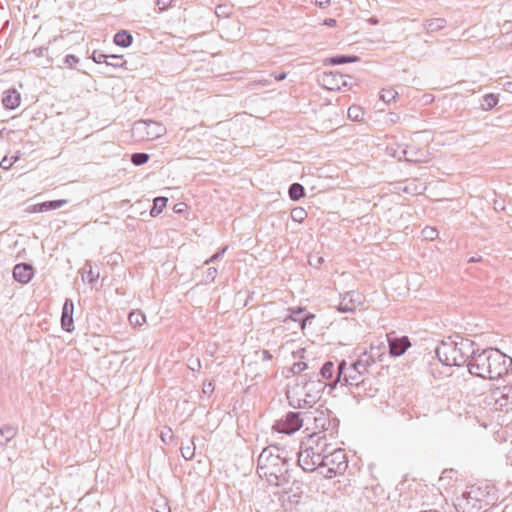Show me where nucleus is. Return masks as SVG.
I'll list each match as a JSON object with an SVG mask.
<instances>
[{
  "instance_id": "obj_1",
  "label": "nucleus",
  "mask_w": 512,
  "mask_h": 512,
  "mask_svg": "<svg viewBox=\"0 0 512 512\" xmlns=\"http://www.w3.org/2000/svg\"><path fill=\"white\" fill-rule=\"evenodd\" d=\"M478 346L473 340L454 334L443 339L437 346L435 353L439 361L445 366H463L468 364L474 347Z\"/></svg>"
},
{
  "instance_id": "obj_2",
  "label": "nucleus",
  "mask_w": 512,
  "mask_h": 512,
  "mask_svg": "<svg viewBox=\"0 0 512 512\" xmlns=\"http://www.w3.org/2000/svg\"><path fill=\"white\" fill-rule=\"evenodd\" d=\"M497 501L494 487L474 484L466 488L454 505L458 512H489L498 506Z\"/></svg>"
},
{
  "instance_id": "obj_3",
  "label": "nucleus",
  "mask_w": 512,
  "mask_h": 512,
  "mask_svg": "<svg viewBox=\"0 0 512 512\" xmlns=\"http://www.w3.org/2000/svg\"><path fill=\"white\" fill-rule=\"evenodd\" d=\"M306 422H313V433L310 435V441L318 447L320 440L327 436L333 437L339 429V420L332 415V412L326 410H315L314 412H305Z\"/></svg>"
},
{
  "instance_id": "obj_4",
  "label": "nucleus",
  "mask_w": 512,
  "mask_h": 512,
  "mask_svg": "<svg viewBox=\"0 0 512 512\" xmlns=\"http://www.w3.org/2000/svg\"><path fill=\"white\" fill-rule=\"evenodd\" d=\"M284 454L277 453L275 460L267 470V475L263 476L270 485L283 486L290 482V459Z\"/></svg>"
},
{
  "instance_id": "obj_5",
  "label": "nucleus",
  "mask_w": 512,
  "mask_h": 512,
  "mask_svg": "<svg viewBox=\"0 0 512 512\" xmlns=\"http://www.w3.org/2000/svg\"><path fill=\"white\" fill-rule=\"evenodd\" d=\"M348 468V459L344 449H333L330 454H323V466L321 474L325 478L342 475Z\"/></svg>"
},
{
  "instance_id": "obj_6",
  "label": "nucleus",
  "mask_w": 512,
  "mask_h": 512,
  "mask_svg": "<svg viewBox=\"0 0 512 512\" xmlns=\"http://www.w3.org/2000/svg\"><path fill=\"white\" fill-rule=\"evenodd\" d=\"M487 379H498L506 375L512 367V358L499 349L489 348Z\"/></svg>"
},
{
  "instance_id": "obj_7",
  "label": "nucleus",
  "mask_w": 512,
  "mask_h": 512,
  "mask_svg": "<svg viewBox=\"0 0 512 512\" xmlns=\"http://www.w3.org/2000/svg\"><path fill=\"white\" fill-rule=\"evenodd\" d=\"M484 403L496 411L512 410V383L492 390L485 396Z\"/></svg>"
},
{
  "instance_id": "obj_8",
  "label": "nucleus",
  "mask_w": 512,
  "mask_h": 512,
  "mask_svg": "<svg viewBox=\"0 0 512 512\" xmlns=\"http://www.w3.org/2000/svg\"><path fill=\"white\" fill-rule=\"evenodd\" d=\"M304 414L305 412L290 411L284 416V418L275 422L273 429L279 433L287 435L294 434L304 425V422L306 421Z\"/></svg>"
},
{
  "instance_id": "obj_9",
  "label": "nucleus",
  "mask_w": 512,
  "mask_h": 512,
  "mask_svg": "<svg viewBox=\"0 0 512 512\" xmlns=\"http://www.w3.org/2000/svg\"><path fill=\"white\" fill-rule=\"evenodd\" d=\"M488 351L489 348L480 350L477 346L474 347V354H472L467 364L468 371L471 375L487 379Z\"/></svg>"
},
{
  "instance_id": "obj_10",
  "label": "nucleus",
  "mask_w": 512,
  "mask_h": 512,
  "mask_svg": "<svg viewBox=\"0 0 512 512\" xmlns=\"http://www.w3.org/2000/svg\"><path fill=\"white\" fill-rule=\"evenodd\" d=\"M298 455V465L307 472H312L315 469H322L323 466V453H319L318 449L312 446L306 447Z\"/></svg>"
},
{
  "instance_id": "obj_11",
  "label": "nucleus",
  "mask_w": 512,
  "mask_h": 512,
  "mask_svg": "<svg viewBox=\"0 0 512 512\" xmlns=\"http://www.w3.org/2000/svg\"><path fill=\"white\" fill-rule=\"evenodd\" d=\"M345 378H342V384L354 386L356 389V392L352 391L354 395H366V396H373L370 393L366 392V385L369 379L363 378V375L358 372V370L353 369L352 363L348 367V372L345 374Z\"/></svg>"
},
{
  "instance_id": "obj_12",
  "label": "nucleus",
  "mask_w": 512,
  "mask_h": 512,
  "mask_svg": "<svg viewBox=\"0 0 512 512\" xmlns=\"http://www.w3.org/2000/svg\"><path fill=\"white\" fill-rule=\"evenodd\" d=\"M333 374H334V363L332 361H326L322 365L319 374H316V373L304 374L303 377L306 380L304 383V389L307 390L306 397H311V395L309 393L311 388L309 386H310V384H313L315 382L314 379H317L316 382L318 383L319 386H321V388L318 390V392H319L320 390L324 389L325 385L318 379V376L320 375L323 379H331Z\"/></svg>"
},
{
  "instance_id": "obj_13",
  "label": "nucleus",
  "mask_w": 512,
  "mask_h": 512,
  "mask_svg": "<svg viewBox=\"0 0 512 512\" xmlns=\"http://www.w3.org/2000/svg\"><path fill=\"white\" fill-rule=\"evenodd\" d=\"M279 452L286 453L284 449L276 445H270L262 450L257 459V473L261 478L267 475V470Z\"/></svg>"
},
{
  "instance_id": "obj_14",
  "label": "nucleus",
  "mask_w": 512,
  "mask_h": 512,
  "mask_svg": "<svg viewBox=\"0 0 512 512\" xmlns=\"http://www.w3.org/2000/svg\"><path fill=\"white\" fill-rule=\"evenodd\" d=\"M387 348L392 357H399L403 355L406 350L411 346V342L407 336H398L396 332L386 334Z\"/></svg>"
},
{
  "instance_id": "obj_15",
  "label": "nucleus",
  "mask_w": 512,
  "mask_h": 512,
  "mask_svg": "<svg viewBox=\"0 0 512 512\" xmlns=\"http://www.w3.org/2000/svg\"><path fill=\"white\" fill-rule=\"evenodd\" d=\"M364 300V296L358 291L345 292L341 297L337 310L340 313L353 312L358 306L363 304Z\"/></svg>"
},
{
  "instance_id": "obj_16",
  "label": "nucleus",
  "mask_w": 512,
  "mask_h": 512,
  "mask_svg": "<svg viewBox=\"0 0 512 512\" xmlns=\"http://www.w3.org/2000/svg\"><path fill=\"white\" fill-rule=\"evenodd\" d=\"M302 493L300 485L294 482L289 489L283 490L279 496V501L282 503V507L285 510H292L300 503Z\"/></svg>"
},
{
  "instance_id": "obj_17",
  "label": "nucleus",
  "mask_w": 512,
  "mask_h": 512,
  "mask_svg": "<svg viewBox=\"0 0 512 512\" xmlns=\"http://www.w3.org/2000/svg\"><path fill=\"white\" fill-rule=\"evenodd\" d=\"M35 273L34 267L26 262L18 263L13 268V278L21 284H28Z\"/></svg>"
},
{
  "instance_id": "obj_18",
  "label": "nucleus",
  "mask_w": 512,
  "mask_h": 512,
  "mask_svg": "<svg viewBox=\"0 0 512 512\" xmlns=\"http://www.w3.org/2000/svg\"><path fill=\"white\" fill-rule=\"evenodd\" d=\"M73 312L74 303L70 298H66L62 307L61 328L69 333L74 330Z\"/></svg>"
},
{
  "instance_id": "obj_19",
  "label": "nucleus",
  "mask_w": 512,
  "mask_h": 512,
  "mask_svg": "<svg viewBox=\"0 0 512 512\" xmlns=\"http://www.w3.org/2000/svg\"><path fill=\"white\" fill-rule=\"evenodd\" d=\"M67 203V199L49 200L29 206L27 211L30 213H43L59 209L62 206L66 205Z\"/></svg>"
},
{
  "instance_id": "obj_20",
  "label": "nucleus",
  "mask_w": 512,
  "mask_h": 512,
  "mask_svg": "<svg viewBox=\"0 0 512 512\" xmlns=\"http://www.w3.org/2000/svg\"><path fill=\"white\" fill-rule=\"evenodd\" d=\"M322 84L330 90L340 89V85H347L343 80V75L336 72H324L322 75Z\"/></svg>"
},
{
  "instance_id": "obj_21",
  "label": "nucleus",
  "mask_w": 512,
  "mask_h": 512,
  "mask_svg": "<svg viewBox=\"0 0 512 512\" xmlns=\"http://www.w3.org/2000/svg\"><path fill=\"white\" fill-rule=\"evenodd\" d=\"M21 102L20 94L16 89H8L3 93L2 104L6 109H16Z\"/></svg>"
},
{
  "instance_id": "obj_22",
  "label": "nucleus",
  "mask_w": 512,
  "mask_h": 512,
  "mask_svg": "<svg viewBox=\"0 0 512 512\" xmlns=\"http://www.w3.org/2000/svg\"><path fill=\"white\" fill-rule=\"evenodd\" d=\"M447 26V21L444 18L428 19L423 23V28L427 34H433L441 31Z\"/></svg>"
},
{
  "instance_id": "obj_23",
  "label": "nucleus",
  "mask_w": 512,
  "mask_h": 512,
  "mask_svg": "<svg viewBox=\"0 0 512 512\" xmlns=\"http://www.w3.org/2000/svg\"><path fill=\"white\" fill-rule=\"evenodd\" d=\"M402 154L407 162L411 163H420L423 162L424 154L421 150L417 149L415 146H407L402 149Z\"/></svg>"
},
{
  "instance_id": "obj_24",
  "label": "nucleus",
  "mask_w": 512,
  "mask_h": 512,
  "mask_svg": "<svg viewBox=\"0 0 512 512\" xmlns=\"http://www.w3.org/2000/svg\"><path fill=\"white\" fill-rule=\"evenodd\" d=\"M385 350L386 346L384 345V343H380L377 346L371 344L369 351H364V353H366V356H369L371 362L375 364L377 362L383 361Z\"/></svg>"
},
{
  "instance_id": "obj_25",
  "label": "nucleus",
  "mask_w": 512,
  "mask_h": 512,
  "mask_svg": "<svg viewBox=\"0 0 512 512\" xmlns=\"http://www.w3.org/2000/svg\"><path fill=\"white\" fill-rule=\"evenodd\" d=\"M133 42V36L128 30H120L113 37V43L119 47L127 48Z\"/></svg>"
},
{
  "instance_id": "obj_26",
  "label": "nucleus",
  "mask_w": 512,
  "mask_h": 512,
  "mask_svg": "<svg viewBox=\"0 0 512 512\" xmlns=\"http://www.w3.org/2000/svg\"><path fill=\"white\" fill-rule=\"evenodd\" d=\"M358 61H360L359 56L340 54V55H335V56L327 58L325 60V63L329 64V65H342V64L354 63V62H358Z\"/></svg>"
},
{
  "instance_id": "obj_27",
  "label": "nucleus",
  "mask_w": 512,
  "mask_h": 512,
  "mask_svg": "<svg viewBox=\"0 0 512 512\" xmlns=\"http://www.w3.org/2000/svg\"><path fill=\"white\" fill-rule=\"evenodd\" d=\"M374 364L369 359V356H366V353H361L356 361L352 362L353 369L358 370L363 376L368 372V368Z\"/></svg>"
},
{
  "instance_id": "obj_28",
  "label": "nucleus",
  "mask_w": 512,
  "mask_h": 512,
  "mask_svg": "<svg viewBox=\"0 0 512 512\" xmlns=\"http://www.w3.org/2000/svg\"><path fill=\"white\" fill-rule=\"evenodd\" d=\"M288 195L292 201H299L306 195L305 188L300 183H292L288 188Z\"/></svg>"
},
{
  "instance_id": "obj_29",
  "label": "nucleus",
  "mask_w": 512,
  "mask_h": 512,
  "mask_svg": "<svg viewBox=\"0 0 512 512\" xmlns=\"http://www.w3.org/2000/svg\"><path fill=\"white\" fill-rule=\"evenodd\" d=\"M16 434V429H14L11 426H5L0 428V447H4L16 436Z\"/></svg>"
},
{
  "instance_id": "obj_30",
  "label": "nucleus",
  "mask_w": 512,
  "mask_h": 512,
  "mask_svg": "<svg viewBox=\"0 0 512 512\" xmlns=\"http://www.w3.org/2000/svg\"><path fill=\"white\" fill-rule=\"evenodd\" d=\"M167 202H168V199L163 196H158V197L154 198L153 205L150 209V215L152 217L158 216L166 207Z\"/></svg>"
},
{
  "instance_id": "obj_31",
  "label": "nucleus",
  "mask_w": 512,
  "mask_h": 512,
  "mask_svg": "<svg viewBox=\"0 0 512 512\" xmlns=\"http://www.w3.org/2000/svg\"><path fill=\"white\" fill-rule=\"evenodd\" d=\"M498 102H499L498 96L493 93H489V94L484 95L483 103H482L481 107L483 110H486V111L491 110L498 104Z\"/></svg>"
},
{
  "instance_id": "obj_32",
  "label": "nucleus",
  "mask_w": 512,
  "mask_h": 512,
  "mask_svg": "<svg viewBox=\"0 0 512 512\" xmlns=\"http://www.w3.org/2000/svg\"><path fill=\"white\" fill-rule=\"evenodd\" d=\"M126 64V60L123 59L122 55L111 54L108 55V61L106 67L120 68Z\"/></svg>"
},
{
  "instance_id": "obj_33",
  "label": "nucleus",
  "mask_w": 512,
  "mask_h": 512,
  "mask_svg": "<svg viewBox=\"0 0 512 512\" xmlns=\"http://www.w3.org/2000/svg\"><path fill=\"white\" fill-rule=\"evenodd\" d=\"M364 110L362 107L357 105H352L348 108V117L352 121H361L363 120Z\"/></svg>"
},
{
  "instance_id": "obj_34",
  "label": "nucleus",
  "mask_w": 512,
  "mask_h": 512,
  "mask_svg": "<svg viewBox=\"0 0 512 512\" xmlns=\"http://www.w3.org/2000/svg\"><path fill=\"white\" fill-rule=\"evenodd\" d=\"M398 96V92L393 88L382 89L380 92V99L385 103H391L395 101Z\"/></svg>"
},
{
  "instance_id": "obj_35",
  "label": "nucleus",
  "mask_w": 512,
  "mask_h": 512,
  "mask_svg": "<svg viewBox=\"0 0 512 512\" xmlns=\"http://www.w3.org/2000/svg\"><path fill=\"white\" fill-rule=\"evenodd\" d=\"M150 159V155L144 152H136L131 155V162L135 166H141L146 164Z\"/></svg>"
},
{
  "instance_id": "obj_36",
  "label": "nucleus",
  "mask_w": 512,
  "mask_h": 512,
  "mask_svg": "<svg viewBox=\"0 0 512 512\" xmlns=\"http://www.w3.org/2000/svg\"><path fill=\"white\" fill-rule=\"evenodd\" d=\"M181 455L185 460H192L195 455V443L194 437L191 440V443L187 446H181L180 448Z\"/></svg>"
},
{
  "instance_id": "obj_37",
  "label": "nucleus",
  "mask_w": 512,
  "mask_h": 512,
  "mask_svg": "<svg viewBox=\"0 0 512 512\" xmlns=\"http://www.w3.org/2000/svg\"><path fill=\"white\" fill-rule=\"evenodd\" d=\"M288 311L290 314L285 317L284 322H287L288 320L296 321L298 317H302L306 313V309L301 306L289 308Z\"/></svg>"
},
{
  "instance_id": "obj_38",
  "label": "nucleus",
  "mask_w": 512,
  "mask_h": 512,
  "mask_svg": "<svg viewBox=\"0 0 512 512\" xmlns=\"http://www.w3.org/2000/svg\"><path fill=\"white\" fill-rule=\"evenodd\" d=\"M347 362L345 360H342L338 363L337 366V377L334 382V385H336L338 382H342V378H345V374L348 372Z\"/></svg>"
},
{
  "instance_id": "obj_39",
  "label": "nucleus",
  "mask_w": 512,
  "mask_h": 512,
  "mask_svg": "<svg viewBox=\"0 0 512 512\" xmlns=\"http://www.w3.org/2000/svg\"><path fill=\"white\" fill-rule=\"evenodd\" d=\"M306 217L307 212L301 207H296L291 211V218L293 221L301 223L306 219Z\"/></svg>"
},
{
  "instance_id": "obj_40",
  "label": "nucleus",
  "mask_w": 512,
  "mask_h": 512,
  "mask_svg": "<svg viewBox=\"0 0 512 512\" xmlns=\"http://www.w3.org/2000/svg\"><path fill=\"white\" fill-rule=\"evenodd\" d=\"M84 272L87 274V281L89 284H94L99 278V273H94L92 270V266L90 262H86L84 268Z\"/></svg>"
},
{
  "instance_id": "obj_41",
  "label": "nucleus",
  "mask_w": 512,
  "mask_h": 512,
  "mask_svg": "<svg viewBox=\"0 0 512 512\" xmlns=\"http://www.w3.org/2000/svg\"><path fill=\"white\" fill-rule=\"evenodd\" d=\"M128 318L130 323L135 326H141L145 322V315L140 312H131Z\"/></svg>"
},
{
  "instance_id": "obj_42",
  "label": "nucleus",
  "mask_w": 512,
  "mask_h": 512,
  "mask_svg": "<svg viewBox=\"0 0 512 512\" xmlns=\"http://www.w3.org/2000/svg\"><path fill=\"white\" fill-rule=\"evenodd\" d=\"M91 59L95 62V63H98V64H106V62L108 61V55L103 53L102 51H98V50H94L92 55H91Z\"/></svg>"
},
{
  "instance_id": "obj_43",
  "label": "nucleus",
  "mask_w": 512,
  "mask_h": 512,
  "mask_svg": "<svg viewBox=\"0 0 512 512\" xmlns=\"http://www.w3.org/2000/svg\"><path fill=\"white\" fill-rule=\"evenodd\" d=\"M313 400H309L307 398L305 399H298L296 403L290 401L289 404L295 408V409H304L306 407H312Z\"/></svg>"
},
{
  "instance_id": "obj_44",
  "label": "nucleus",
  "mask_w": 512,
  "mask_h": 512,
  "mask_svg": "<svg viewBox=\"0 0 512 512\" xmlns=\"http://www.w3.org/2000/svg\"><path fill=\"white\" fill-rule=\"evenodd\" d=\"M161 440L164 444H169L174 439L173 431L170 427H165L160 434Z\"/></svg>"
},
{
  "instance_id": "obj_45",
  "label": "nucleus",
  "mask_w": 512,
  "mask_h": 512,
  "mask_svg": "<svg viewBox=\"0 0 512 512\" xmlns=\"http://www.w3.org/2000/svg\"><path fill=\"white\" fill-rule=\"evenodd\" d=\"M315 318V315L306 312L302 317H298L295 322H298L300 325V328L303 330L306 327L307 322H310L312 319Z\"/></svg>"
},
{
  "instance_id": "obj_46",
  "label": "nucleus",
  "mask_w": 512,
  "mask_h": 512,
  "mask_svg": "<svg viewBox=\"0 0 512 512\" xmlns=\"http://www.w3.org/2000/svg\"><path fill=\"white\" fill-rule=\"evenodd\" d=\"M307 368H308V365H307L306 362L299 361V362H295L292 365V367L290 368V372L292 374L296 375V374H299V373L303 372Z\"/></svg>"
},
{
  "instance_id": "obj_47",
  "label": "nucleus",
  "mask_w": 512,
  "mask_h": 512,
  "mask_svg": "<svg viewBox=\"0 0 512 512\" xmlns=\"http://www.w3.org/2000/svg\"><path fill=\"white\" fill-rule=\"evenodd\" d=\"M227 248H228V247H227V246H225V247H222L221 249H219V250H218L216 253H214L210 258H208V259L204 262V264H205V265H208V264H210V263H213V262L218 261L219 259H221V258L223 257V255H224V253L226 252Z\"/></svg>"
},
{
  "instance_id": "obj_48",
  "label": "nucleus",
  "mask_w": 512,
  "mask_h": 512,
  "mask_svg": "<svg viewBox=\"0 0 512 512\" xmlns=\"http://www.w3.org/2000/svg\"><path fill=\"white\" fill-rule=\"evenodd\" d=\"M79 58L73 54H68L64 57L63 62L69 68H74L79 63Z\"/></svg>"
},
{
  "instance_id": "obj_49",
  "label": "nucleus",
  "mask_w": 512,
  "mask_h": 512,
  "mask_svg": "<svg viewBox=\"0 0 512 512\" xmlns=\"http://www.w3.org/2000/svg\"><path fill=\"white\" fill-rule=\"evenodd\" d=\"M217 273H218V270L216 267H209L206 271L205 283L208 284V283L214 282L215 278L217 276Z\"/></svg>"
},
{
  "instance_id": "obj_50",
  "label": "nucleus",
  "mask_w": 512,
  "mask_h": 512,
  "mask_svg": "<svg viewBox=\"0 0 512 512\" xmlns=\"http://www.w3.org/2000/svg\"><path fill=\"white\" fill-rule=\"evenodd\" d=\"M214 384L211 381H205L203 383V393L207 395H211L214 392Z\"/></svg>"
},
{
  "instance_id": "obj_51",
  "label": "nucleus",
  "mask_w": 512,
  "mask_h": 512,
  "mask_svg": "<svg viewBox=\"0 0 512 512\" xmlns=\"http://www.w3.org/2000/svg\"><path fill=\"white\" fill-rule=\"evenodd\" d=\"M12 165V161L7 156H5L0 162V167L3 170H9L12 167Z\"/></svg>"
},
{
  "instance_id": "obj_52",
  "label": "nucleus",
  "mask_w": 512,
  "mask_h": 512,
  "mask_svg": "<svg viewBox=\"0 0 512 512\" xmlns=\"http://www.w3.org/2000/svg\"><path fill=\"white\" fill-rule=\"evenodd\" d=\"M189 368L192 371H199L201 369V361L199 358H196L195 360H190Z\"/></svg>"
},
{
  "instance_id": "obj_53",
  "label": "nucleus",
  "mask_w": 512,
  "mask_h": 512,
  "mask_svg": "<svg viewBox=\"0 0 512 512\" xmlns=\"http://www.w3.org/2000/svg\"><path fill=\"white\" fill-rule=\"evenodd\" d=\"M323 261H324V260H323V258H322V257H318V256H316V257H313V258H310V259H309V264H310L311 266H314V267H316V268H319V267L322 265Z\"/></svg>"
},
{
  "instance_id": "obj_54",
  "label": "nucleus",
  "mask_w": 512,
  "mask_h": 512,
  "mask_svg": "<svg viewBox=\"0 0 512 512\" xmlns=\"http://www.w3.org/2000/svg\"><path fill=\"white\" fill-rule=\"evenodd\" d=\"M454 474H456L454 469H445L441 474L440 480H444L446 478L452 479Z\"/></svg>"
},
{
  "instance_id": "obj_55",
  "label": "nucleus",
  "mask_w": 512,
  "mask_h": 512,
  "mask_svg": "<svg viewBox=\"0 0 512 512\" xmlns=\"http://www.w3.org/2000/svg\"><path fill=\"white\" fill-rule=\"evenodd\" d=\"M271 76L276 80V81H282L284 79H286L287 77V73L285 71H281V72H273L271 73Z\"/></svg>"
},
{
  "instance_id": "obj_56",
  "label": "nucleus",
  "mask_w": 512,
  "mask_h": 512,
  "mask_svg": "<svg viewBox=\"0 0 512 512\" xmlns=\"http://www.w3.org/2000/svg\"><path fill=\"white\" fill-rule=\"evenodd\" d=\"M424 233H426V238H429V239H434L437 235H438V231L436 229H429V231H427V229L423 230Z\"/></svg>"
},
{
  "instance_id": "obj_57",
  "label": "nucleus",
  "mask_w": 512,
  "mask_h": 512,
  "mask_svg": "<svg viewBox=\"0 0 512 512\" xmlns=\"http://www.w3.org/2000/svg\"><path fill=\"white\" fill-rule=\"evenodd\" d=\"M323 25H326L328 27H335L337 25V20L334 18H326L323 21Z\"/></svg>"
},
{
  "instance_id": "obj_58",
  "label": "nucleus",
  "mask_w": 512,
  "mask_h": 512,
  "mask_svg": "<svg viewBox=\"0 0 512 512\" xmlns=\"http://www.w3.org/2000/svg\"><path fill=\"white\" fill-rule=\"evenodd\" d=\"M172 0H158L157 5L160 9H165L171 4Z\"/></svg>"
},
{
  "instance_id": "obj_59",
  "label": "nucleus",
  "mask_w": 512,
  "mask_h": 512,
  "mask_svg": "<svg viewBox=\"0 0 512 512\" xmlns=\"http://www.w3.org/2000/svg\"><path fill=\"white\" fill-rule=\"evenodd\" d=\"M262 360L269 361L273 358L272 354L268 350H262L261 351Z\"/></svg>"
},
{
  "instance_id": "obj_60",
  "label": "nucleus",
  "mask_w": 512,
  "mask_h": 512,
  "mask_svg": "<svg viewBox=\"0 0 512 512\" xmlns=\"http://www.w3.org/2000/svg\"><path fill=\"white\" fill-rule=\"evenodd\" d=\"M141 124H144L148 127L150 126H155L156 128H158V130H162V126L158 123V122H155V121H144V122H141Z\"/></svg>"
},
{
  "instance_id": "obj_61",
  "label": "nucleus",
  "mask_w": 512,
  "mask_h": 512,
  "mask_svg": "<svg viewBox=\"0 0 512 512\" xmlns=\"http://www.w3.org/2000/svg\"><path fill=\"white\" fill-rule=\"evenodd\" d=\"M330 4V0H316V5L320 8H325Z\"/></svg>"
},
{
  "instance_id": "obj_62",
  "label": "nucleus",
  "mask_w": 512,
  "mask_h": 512,
  "mask_svg": "<svg viewBox=\"0 0 512 512\" xmlns=\"http://www.w3.org/2000/svg\"><path fill=\"white\" fill-rule=\"evenodd\" d=\"M318 451L319 453L330 454L333 451V449H330V446L325 444V446Z\"/></svg>"
},
{
  "instance_id": "obj_63",
  "label": "nucleus",
  "mask_w": 512,
  "mask_h": 512,
  "mask_svg": "<svg viewBox=\"0 0 512 512\" xmlns=\"http://www.w3.org/2000/svg\"><path fill=\"white\" fill-rule=\"evenodd\" d=\"M481 261H482L481 256H472L468 259L469 263H477V262H481Z\"/></svg>"
},
{
  "instance_id": "obj_64",
  "label": "nucleus",
  "mask_w": 512,
  "mask_h": 512,
  "mask_svg": "<svg viewBox=\"0 0 512 512\" xmlns=\"http://www.w3.org/2000/svg\"><path fill=\"white\" fill-rule=\"evenodd\" d=\"M160 135V130L155 131V129H152V132H147V136L151 138H156Z\"/></svg>"
}]
</instances>
